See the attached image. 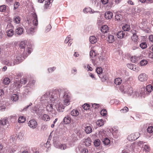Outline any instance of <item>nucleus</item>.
Here are the masks:
<instances>
[{
	"label": "nucleus",
	"mask_w": 153,
	"mask_h": 153,
	"mask_svg": "<svg viewBox=\"0 0 153 153\" xmlns=\"http://www.w3.org/2000/svg\"><path fill=\"white\" fill-rule=\"evenodd\" d=\"M71 94L69 91L66 88H63L53 89L51 92L48 91L40 98V101L42 103L49 102V101L55 105L57 110L59 112H63L65 107L61 105H68L70 104Z\"/></svg>",
	"instance_id": "obj_1"
},
{
	"label": "nucleus",
	"mask_w": 153,
	"mask_h": 153,
	"mask_svg": "<svg viewBox=\"0 0 153 153\" xmlns=\"http://www.w3.org/2000/svg\"><path fill=\"white\" fill-rule=\"evenodd\" d=\"M19 46L20 48L24 50V52L22 55H17L14 59L16 65L22 62L32 51V46L29 44L27 45L26 41L21 42L20 43Z\"/></svg>",
	"instance_id": "obj_2"
},
{
	"label": "nucleus",
	"mask_w": 153,
	"mask_h": 153,
	"mask_svg": "<svg viewBox=\"0 0 153 153\" xmlns=\"http://www.w3.org/2000/svg\"><path fill=\"white\" fill-rule=\"evenodd\" d=\"M131 82L128 80L125 83H123V85L120 88V90L124 94H127L128 96H131L133 94V88L131 86Z\"/></svg>",
	"instance_id": "obj_3"
},
{
	"label": "nucleus",
	"mask_w": 153,
	"mask_h": 153,
	"mask_svg": "<svg viewBox=\"0 0 153 153\" xmlns=\"http://www.w3.org/2000/svg\"><path fill=\"white\" fill-rule=\"evenodd\" d=\"M31 15L33 18V26L30 27L27 30V33L29 35H33L34 33V30L38 24L37 15L35 13H32Z\"/></svg>",
	"instance_id": "obj_4"
},
{
	"label": "nucleus",
	"mask_w": 153,
	"mask_h": 153,
	"mask_svg": "<svg viewBox=\"0 0 153 153\" xmlns=\"http://www.w3.org/2000/svg\"><path fill=\"white\" fill-rule=\"evenodd\" d=\"M46 110L48 112L49 114L51 115L52 117L55 116L57 113L55 110L53 108L52 104H48L46 105Z\"/></svg>",
	"instance_id": "obj_5"
},
{
	"label": "nucleus",
	"mask_w": 153,
	"mask_h": 153,
	"mask_svg": "<svg viewBox=\"0 0 153 153\" xmlns=\"http://www.w3.org/2000/svg\"><path fill=\"white\" fill-rule=\"evenodd\" d=\"M139 135L138 133L132 134L128 136L127 139L128 140L132 141L137 139L139 137Z\"/></svg>",
	"instance_id": "obj_6"
},
{
	"label": "nucleus",
	"mask_w": 153,
	"mask_h": 153,
	"mask_svg": "<svg viewBox=\"0 0 153 153\" xmlns=\"http://www.w3.org/2000/svg\"><path fill=\"white\" fill-rule=\"evenodd\" d=\"M28 126L31 128H35L37 126V123L36 121L34 119L30 120L28 123Z\"/></svg>",
	"instance_id": "obj_7"
},
{
	"label": "nucleus",
	"mask_w": 153,
	"mask_h": 153,
	"mask_svg": "<svg viewBox=\"0 0 153 153\" xmlns=\"http://www.w3.org/2000/svg\"><path fill=\"white\" fill-rule=\"evenodd\" d=\"M138 78L139 81L143 82L147 80L148 76L145 73H142L139 75Z\"/></svg>",
	"instance_id": "obj_8"
},
{
	"label": "nucleus",
	"mask_w": 153,
	"mask_h": 153,
	"mask_svg": "<svg viewBox=\"0 0 153 153\" xmlns=\"http://www.w3.org/2000/svg\"><path fill=\"white\" fill-rule=\"evenodd\" d=\"M153 127L152 126L149 127L147 129V131L146 132V137L147 138L150 137L153 135Z\"/></svg>",
	"instance_id": "obj_9"
},
{
	"label": "nucleus",
	"mask_w": 153,
	"mask_h": 153,
	"mask_svg": "<svg viewBox=\"0 0 153 153\" xmlns=\"http://www.w3.org/2000/svg\"><path fill=\"white\" fill-rule=\"evenodd\" d=\"M32 88L29 86H28L27 85L24 88L23 92V94L25 95V96L30 94L31 92Z\"/></svg>",
	"instance_id": "obj_10"
},
{
	"label": "nucleus",
	"mask_w": 153,
	"mask_h": 153,
	"mask_svg": "<svg viewBox=\"0 0 153 153\" xmlns=\"http://www.w3.org/2000/svg\"><path fill=\"white\" fill-rule=\"evenodd\" d=\"M8 103L5 101H0V111H4L7 107Z\"/></svg>",
	"instance_id": "obj_11"
},
{
	"label": "nucleus",
	"mask_w": 153,
	"mask_h": 153,
	"mask_svg": "<svg viewBox=\"0 0 153 153\" xmlns=\"http://www.w3.org/2000/svg\"><path fill=\"white\" fill-rule=\"evenodd\" d=\"M60 143L58 138L56 137H53V144L55 148H59V146Z\"/></svg>",
	"instance_id": "obj_12"
},
{
	"label": "nucleus",
	"mask_w": 153,
	"mask_h": 153,
	"mask_svg": "<svg viewBox=\"0 0 153 153\" xmlns=\"http://www.w3.org/2000/svg\"><path fill=\"white\" fill-rule=\"evenodd\" d=\"M24 30L23 27H18L15 29V34L19 35H21L23 33Z\"/></svg>",
	"instance_id": "obj_13"
},
{
	"label": "nucleus",
	"mask_w": 153,
	"mask_h": 153,
	"mask_svg": "<svg viewBox=\"0 0 153 153\" xmlns=\"http://www.w3.org/2000/svg\"><path fill=\"white\" fill-rule=\"evenodd\" d=\"M45 1V8L47 9L48 7H50V4L52 2L53 0H38V2L40 3H42L44 1Z\"/></svg>",
	"instance_id": "obj_14"
},
{
	"label": "nucleus",
	"mask_w": 153,
	"mask_h": 153,
	"mask_svg": "<svg viewBox=\"0 0 153 153\" xmlns=\"http://www.w3.org/2000/svg\"><path fill=\"white\" fill-rule=\"evenodd\" d=\"M110 131L113 135L114 138H117L118 137L119 134H118V130L115 128H112L110 130Z\"/></svg>",
	"instance_id": "obj_15"
},
{
	"label": "nucleus",
	"mask_w": 153,
	"mask_h": 153,
	"mask_svg": "<svg viewBox=\"0 0 153 153\" xmlns=\"http://www.w3.org/2000/svg\"><path fill=\"white\" fill-rule=\"evenodd\" d=\"M5 64L8 66H13L16 65L14 60L12 59H6L5 61Z\"/></svg>",
	"instance_id": "obj_16"
},
{
	"label": "nucleus",
	"mask_w": 153,
	"mask_h": 153,
	"mask_svg": "<svg viewBox=\"0 0 153 153\" xmlns=\"http://www.w3.org/2000/svg\"><path fill=\"white\" fill-rule=\"evenodd\" d=\"M112 16L113 13L110 11H107L105 13V17L107 19H110L112 18Z\"/></svg>",
	"instance_id": "obj_17"
},
{
	"label": "nucleus",
	"mask_w": 153,
	"mask_h": 153,
	"mask_svg": "<svg viewBox=\"0 0 153 153\" xmlns=\"http://www.w3.org/2000/svg\"><path fill=\"white\" fill-rule=\"evenodd\" d=\"M7 120L6 119H4L0 120V125L4 129L6 128Z\"/></svg>",
	"instance_id": "obj_18"
},
{
	"label": "nucleus",
	"mask_w": 153,
	"mask_h": 153,
	"mask_svg": "<svg viewBox=\"0 0 153 153\" xmlns=\"http://www.w3.org/2000/svg\"><path fill=\"white\" fill-rule=\"evenodd\" d=\"M100 30L103 33H106L109 31V27L107 25H104L101 28Z\"/></svg>",
	"instance_id": "obj_19"
},
{
	"label": "nucleus",
	"mask_w": 153,
	"mask_h": 153,
	"mask_svg": "<svg viewBox=\"0 0 153 153\" xmlns=\"http://www.w3.org/2000/svg\"><path fill=\"white\" fill-rule=\"evenodd\" d=\"M125 35V32L122 30L119 31L117 34V36L118 38L122 39Z\"/></svg>",
	"instance_id": "obj_20"
},
{
	"label": "nucleus",
	"mask_w": 153,
	"mask_h": 153,
	"mask_svg": "<svg viewBox=\"0 0 153 153\" xmlns=\"http://www.w3.org/2000/svg\"><path fill=\"white\" fill-rule=\"evenodd\" d=\"M21 20V19L20 17L18 16H15L13 19V22L16 24H19L20 23Z\"/></svg>",
	"instance_id": "obj_21"
},
{
	"label": "nucleus",
	"mask_w": 153,
	"mask_h": 153,
	"mask_svg": "<svg viewBox=\"0 0 153 153\" xmlns=\"http://www.w3.org/2000/svg\"><path fill=\"white\" fill-rule=\"evenodd\" d=\"M97 38L94 36H91L89 37V41L92 44L96 43L97 41Z\"/></svg>",
	"instance_id": "obj_22"
},
{
	"label": "nucleus",
	"mask_w": 153,
	"mask_h": 153,
	"mask_svg": "<svg viewBox=\"0 0 153 153\" xmlns=\"http://www.w3.org/2000/svg\"><path fill=\"white\" fill-rule=\"evenodd\" d=\"M63 122L65 124H67L70 123L71 118L68 116H66L64 118L63 120Z\"/></svg>",
	"instance_id": "obj_23"
},
{
	"label": "nucleus",
	"mask_w": 153,
	"mask_h": 153,
	"mask_svg": "<svg viewBox=\"0 0 153 153\" xmlns=\"http://www.w3.org/2000/svg\"><path fill=\"white\" fill-rule=\"evenodd\" d=\"M6 33L7 36L9 37H11L14 34V32L11 29L7 30Z\"/></svg>",
	"instance_id": "obj_24"
},
{
	"label": "nucleus",
	"mask_w": 153,
	"mask_h": 153,
	"mask_svg": "<svg viewBox=\"0 0 153 153\" xmlns=\"http://www.w3.org/2000/svg\"><path fill=\"white\" fill-rule=\"evenodd\" d=\"M91 140L90 138H88L85 140V145L86 146H89L91 143Z\"/></svg>",
	"instance_id": "obj_25"
},
{
	"label": "nucleus",
	"mask_w": 153,
	"mask_h": 153,
	"mask_svg": "<svg viewBox=\"0 0 153 153\" xmlns=\"http://www.w3.org/2000/svg\"><path fill=\"white\" fill-rule=\"evenodd\" d=\"M19 136V135H18V136H17L16 134H14L10 137V142H15L17 139L18 138Z\"/></svg>",
	"instance_id": "obj_26"
},
{
	"label": "nucleus",
	"mask_w": 153,
	"mask_h": 153,
	"mask_svg": "<svg viewBox=\"0 0 153 153\" xmlns=\"http://www.w3.org/2000/svg\"><path fill=\"white\" fill-rule=\"evenodd\" d=\"M107 40L109 43L114 42L115 40L114 36L111 35H109L108 36Z\"/></svg>",
	"instance_id": "obj_27"
},
{
	"label": "nucleus",
	"mask_w": 153,
	"mask_h": 153,
	"mask_svg": "<svg viewBox=\"0 0 153 153\" xmlns=\"http://www.w3.org/2000/svg\"><path fill=\"white\" fill-rule=\"evenodd\" d=\"M42 120L45 121H48L50 120L49 116L46 114H44L42 116Z\"/></svg>",
	"instance_id": "obj_28"
},
{
	"label": "nucleus",
	"mask_w": 153,
	"mask_h": 153,
	"mask_svg": "<svg viewBox=\"0 0 153 153\" xmlns=\"http://www.w3.org/2000/svg\"><path fill=\"white\" fill-rule=\"evenodd\" d=\"M79 112L76 109H73L71 112L72 116L75 117L77 116L79 114Z\"/></svg>",
	"instance_id": "obj_29"
},
{
	"label": "nucleus",
	"mask_w": 153,
	"mask_h": 153,
	"mask_svg": "<svg viewBox=\"0 0 153 153\" xmlns=\"http://www.w3.org/2000/svg\"><path fill=\"white\" fill-rule=\"evenodd\" d=\"M85 131L87 134H90L92 132V130L90 126H88L85 127Z\"/></svg>",
	"instance_id": "obj_30"
},
{
	"label": "nucleus",
	"mask_w": 153,
	"mask_h": 153,
	"mask_svg": "<svg viewBox=\"0 0 153 153\" xmlns=\"http://www.w3.org/2000/svg\"><path fill=\"white\" fill-rule=\"evenodd\" d=\"M123 18V16L120 14H117L115 16V19L117 21H121L122 20Z\"/></svg>",
	"instance_id": "obj_31"
},
{
	"label": "nucleus",
	"mask_w": 153,
	"mask_h": 153,
	"mask_svg": "<svg viewBox=\"0 0 153 153\" xmlns=\"http://www.w3.org/2000/svg\"><path fill=\"white\" fill-rule=\"evenodd\" d=\"M14 85L17 88H20L22 86L21 83L19 80H16L14 83Z\"/></svg>",
	"instance_id": "obj_32"
},
{
	"label": "nucleus",
	"mask_w": 153,
	"mask_h": 153,
	"mask_svg": "<svg viewBox=\"0 0 153 153\" xmlns=\"http://www.w3.org/2000/svg\"><path fill=\"white\" fill-rule=\"evenodd\" d=\"M146 91L150 93L153 90V87L151 85H147L146 88Z\"/></svg>",
	"instance_id": "obj_33"
},
{
	"label": "nucleus",
	"mask_w": 153,
	"mask_h": 153,
	"mask_svg": "<svg viewBox=\"0 0 153 153\" xmlns=\"http://www.w3.org/2000/svg\"><path fill=\"white\" fill-rule=\"evenodd\" d=\"M11 98L12 100L16 102L18 100L19 96L17 94H14L12 95Z\"/></svg>",
	"instance_id": "obj_34"
},
{
	"label": "nucleus",
	"mask_w": 153,
	"mask_h": 153,
	"mask_svg": "<svg viewBox=\"0 0 153 153\" xmlns=\"http://www.w3.org/2000/svg\"><path fill=\"white\" fill-rule=\"evenodd\" d=\"M143 148L144 150L146 152H149L150 150V147L148 145L146 144V143L144 144L143 146Z\"/></svg>",
	"instance_id": "obj_35"
},
{
	"label": "nucleus",
	"mask_w": 153,
	"mask_h": 153,
	"mask_svg": "<svg viewBox=\"0 0 153 153\" xmlns=\"http://www.w3.org/2000/svg\"><path fill=\"white\" fill-rule=\"evenodd\" d=\"M122 29L124 31H128L130 29V25L128 24H126L123 26Z\"/></svg>",
	"instance_id": "obj_36"
},
{
	"label": "nucleus",
	"mask_w": 153,
	"mask_h": 153,
	"mask_svg": "<svg viewBox=\"0 0 153 153\" xmlns=\"http://www.w3.org/2000/svg\"><path fill=\"white\" fill-rule=\"evenodd\" d=\"M122 83V80L120 78H116L114 80V83L116 85H120Z\"/></svg>",
	"instance_id": "obj_37"
},
{
	"label": "nucleus",
	"mask_w": 153,
	"mask_h": 153,
	"mask_svg": "<svg viewBox=\"0 0 153 153\" xmlns=\"http://www.w3.org/2000/svg\"><path fill=\"white\" fill-rule=\"evenodd\" d=\"M59 147L57 149L63 150H65L67 148V146L65 144L61 143L59 146Z\"/></svg>",
	"instance_id": "obj_38"
},
{
	"label": "nucleus",
	"mask_w": 153,
	"mask_h": 153,
	"mask_svg": "<svg viewBox=\"0 0 153 153\" xmlns=\"http://www.w3.org/2000/svg\"><path fill=\"white\" fill-rule=\"evenodd\" d=\"M97 124L100 127L104 125V122L103 120H98L96 122Z\"/></svg>",
	"instance_id": "obj_39"
},
{
	"label": "nucleus",
	"mask_w": 153,
	"mask_h": 153,
	"mask_svg": "<svg viewBox=\"0 0 153 153\" xmlns=\"http://www.w3.org/2000/svg\"><path fill=\"white\" fill-rule=\"evenodd\" d=\"M26 120L25 118L23 116H20L18 119V122L20 123H24Z\"/></svg>",
	"instance_id": "obj_40"
},
{
	"label": "nucleus",
	"mask_w": 153,
	"mask_h": 153,
	"mask_svg": "<svg viewBox=\"0 0 153 153\" xmlns=\"http://www.w3.org/2000/svg\"><path fill=\"white\" fill-rule=\"evenodd\" d=\"M36 81L33 80L32 81H30L27 85L28 86L30 87L31 88H32L34 87L35 83Z\"/></svg>",
	"instance_id": "obj_41"
},
{
	"label": "nucleus",
	"mask_w": 153,
	"mask_h": 153,
	"mask_svg": "<svg viewBox=\"0 0 153 153\" xmlns=\"http://www.w3.org/2000/svg\"><path fill=\"white\" fill-rule=\"evenodd\" d=\"M96 55L95 51L94 50H92L90 51V58H92L95 57Z\"/></svg>",
	"instance_id": "obj_42"
},
{
	"label": "nucleus",
	"mask_w": 153,
	"mask_h": 153,
	"mask_svg": "<svg viewBox=\"0 0 153 153\" xmlns=\"http://www.w3.org/2000/svg\"><path fill=\"white\" fill-rule=\"evenodd\" d=\"M102 142L105 145H108L110 143V140L108 138L106 137L103 140Z\"/></svg>",
	"instance_id": "obj_43"
},
{
	"label": "nucleus",
	"mask_w": 153,
	"mask_h": 153,
	"mask_svg": "<svg viewBox=\"0 0 153 153\" xmlns=\"http://www.w3.org/2000/svg\"><path fill=\"white\" fill-rule=\"evenodd\" d=\"M140 47L142 49H144L147 47V44L146 42H142L140 45Z\"/></svg>",
	"instance_id": "obj_44"
},
{
	"label": "nucleus",
	"mask_w": 153,
	"mask_h": 153,
	"mask_svg": "<svg viewBox=\"0 0 153 153\" xmlns=\"http://www.w3.org/2000/svg\"><path fill=\"white\" fill-rule=\"evenodd\" d=\"M94 145L95 146L97 147L100 144V141L99 139H96L94 141Z\"/></svg>",
	"instance_id": "obj_45"
},
{
	"label": "nucleus",
	"mask_w": 153,
	"mask_h": 153,
	"mask_svg": "<svg viewBox=\"0 0 153 153\" xmlns=\"http://www.w3.org/2000/svg\"><path fill=\"white\" fill-rule=\"evenodd\" d=\"M148 63V61L146 60L143 59L141 61L140 64L141 66H144L146 65Z\"/></svg>",
	"instance_id": "obj_46"
},
{
	"label": "nucleus",
	"mask_w": 153,
	"mask_h": 153,
	"mask_svg": "<svg viewBox=\"0 0 153 153\" xmlns=\"http://www.w3.org/2000/svg\"><path fill=\"white\" fill-rule=\"evenodd\" d=\"M56 69V67H55L53 66L52 67L48 68L47 69V71H48V73H51L55 71Z\"/></svg>",
	"instance_id": "obj_47"
},
{
	"label": "nucleus",
	"mask_w": 153,
	"mask_h": 153,
	"mask_svg": "<svg viewBox=\"0 0 153 153\" xmlns=\"http://www.w3.org/2000/svg\"><path fill=\"white\" fill-rule=\"evenodd\" d=\"M3 82L4 84L5 85H7L10 83V80L8 78L6 77L3 79Z\"/></svg>",
	"instance_id": "obj_48"
},
{
	"label": "nucleus",
	"mask_w": 153,
	"mask_h": 153,
	"mask_svg": "<svg viewBox=\"0 0 153 153\" xmlns=\"http://www.w3.org/2000/svg\"><path fill=\"white\" fill-rule=\"evenodd\" d=\"M96 71L98 74L100 75L102 73L103 70L101 67H98L96 68Z\"/></svg>",
	"instance_id": "obj_49"
},
{
	"label": "nucleus",
	"mask_w": 153,
	"mask_h": 153,
	"mask_svg": "<svg viewBox=\"0 0 153 153\" xmlns=\"http://www.w3.org/2000/svg\"><path fill=\"white\" fill-rule=\"evenodd\" d=\"M137 145L140 147H143L145 144L146 143L145 142H144L142 141H139L137 142L136 143Z\"/></svg>",
	"instance_id": "obj_50"
},
{
	"label": "nucleus",
	"mask_w": 153,
	"mask_h": 153,
	"mask_svg": "<svg viewBox=\"0 0 153 153\" xmlns=\"http://www.w3.org/2000/svg\"><path fill=\"white\" fill-rule=\"evenodd\" d=\"M51 25L49 24L45 27V32L47 33L49 32L51 28Z\"/></svg>",
	"instance_id": "obj_51"
},
{
	"label": "nucleus",
	"mask_w": 153,
	"mask_h": 153,
	"mask_svg": "<svg viewBox=\"0 0 153 153\" xmlns=\"http://www.w3.org/2000/svg\"><path fill=\"white\" fill-rule=\"evenodd\" d=\"M131 38L132 40L134 42H137L138 39L137 34L133 35L131 37Z\"/></svg>",
	"instance_id": "obj_52"
},
{
	"label": "nucleus",
	"mask_w": 153,
	"mask_h": 153,
	"mask_svg": "<svg viewBox=\"0 0 153 153\" xmlns=\"http://www.w3.org/2000/svg\"><path fill=\"white\" fill-rule=\"evenodd\" d=\"M128 110V108L126 106H125L123 109L120 110V111L121 113H124L127 112Z\"/></svg>",
	"instance_id": "obj_53"
},
{
	"label": "nucleus",
	"mask_w": 153,
	"mask_h": 153,
	"mask_svg": "<svg viewBox=\"0 0 153 153\" xmlns=\"http://www.w3.org/2000/svg\"><path fill=\"white\" fill-rule=\"evenodd\" d=\"M82 107L84 110H88L90 108V106L89 104L85 103L83 105Z\"/></svg>",
	"instance_id": "obj_54"
},
{
	"label": "nucleus",
	"mask_w": 153,
	"mask_h": 153,
	"mask_svg": "<svg viewBox=\"0 0 153 153\" xmlns=\"http://www.w3.org/2000/svg\"><path fill=\"white\" fill-rule=\"evenodd\" d=\"M99 77L101 79V80L103 82H105L107 79V77L105 76H103L101 75L99 76Z\"/></svg>",
	"instance_id": "obj_55"
},
{
	"label": "nucleus",
	"mask_w": 153,
	"mask_h": 153,
	"mask_svg": "<svg viewBox=\"0 0 153 153\" xmlns=\"http://www.w3.org/2000/svg\"><path fill=\"white\" fill-rule=\"evenodd\" d=\"M75 132L76 133L77 136H78L79 137H82L83 133L82 131L80 130H79L78 131H76Z\"/></svg>",
	"instance_id": "obj_56"
},
{
	"label": "nucleus",
	"mask_w": 153,
	"mask_h": 153,
	"mask_svg": "<svg viewBox=\"0 0 153 153\" xmlns=\"http://www.w3.org/2000/svg\"><path fill=\"white\" fill-rule=\"evenodd\" d=\"M99 0H93L92 1V4H94L95 7H97L99 6Z\"/></svg>",
	"instance_id": "obj_57"
},
{
	"label": "nucleus",
	"mask_w": 153,
	"mask_h": 153,
	"mask_svg": "<svg viewBox=\"0 0 153 153\" xmlns=\"http://www.w3.org/2000/svg\"><path fill=\"white\" fill-rule=\"evenodd\" d=\"M101 114L103 116H105L107 114V111L105 109H103L100 112Z\"/></svg>",
	"instance_id": "obj_58"
},
{
	"label": "nucleus",
	"mask_w": 153,
	"mask_h": 153,
	"mask_svg": "<svg viewBox=\"0 0 153 153\" xmlns=\"http://www.w3.org/2000/svg\"><path fill=\"white\" fill-rule=\"evenodd\" d=\"M27 82V79L25 78H23L20 80L21 84H25Z\"/></svg>",
	"instance_id": "obj_59"
},
{
	"label": "nucleus",
	"mask_w": 153,
	"mask_h": 153,
	"mask_svg": "<svg viewBox=\"0 0 153 153\" xmlns=\"http://www.w3.org/2000/svg\"><path fill=\"white\" fill-rule=\"evenodd\" d=\"M6 9V6L5 5H2L0 6V11L4 12Z\"/></svg>",
	"instance_id": "obj_60"
},
{
	"label": "nucleus",
	"mask_w": 153,
	"mask_h": 153,
	"mask_svg": "<svg viewBox=\"0 0 153 153\" xmlns=\"http://www.w3.org/2000/svg\"><path fill=\"white\" fill-rule=\"evenodd\" d=\"M71 35H69L66 38L65 40V43H68L69 41H70L71 39Z\"/></svg>",
	"instance_id": "obj_61"
},
{
	"label": "nucleus",
	"mask_w": 153,
	"mask_h": 153,
	"mask_svg": "<svg viewBox=\"0 0 153 153\" xmlns=\"http://www.w3.org/2000/svg\"><path fill=\"white\" fill-rule=\"evenodd\" d=\"M132 68V70L136 72H138L140 70L139 68L137 66L134 65L133 68Z\"/></svg>",
	"instance_id": "obj_62"
},
{
	"label": "nucleus",
	"mask_w": 153,
	"mask_h": 153,
	"mask_svg": "<svg viewBox=\"0 0 153 153\" xmlns=\"http://www.w3.org/2000/svg\"><path fill=\"white\" fill-rule=\"evenodd\" d=\"M91 10V8H84L83 10V12L85 13H87L88 12H90Z\"/></svg>",
	"instance_id": "obj_63"
},
{
	"label": "nucleus",
	"mask_w": 153,
	"mask_h": 153,
	"mask_svg": "<svg viewBox=\"0 0 153 153\" xmlns=\"http://www.w3.org/2000/svg\"><path fill=\"white\" fill-rule=\"evenodd\" d=\"M80 153H88V151L86 149H82L80 151Z\"/></svg>",
	"instance_id": "obj_64"
}]
</instances>
